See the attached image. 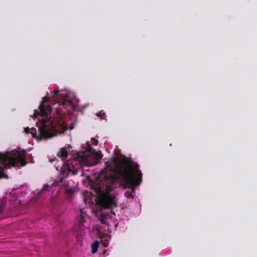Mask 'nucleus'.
Returning <instances> with one entry per match:
<instances>
[{"label":"nucleus","instance_id":"nucleus-1","mask_svg":"<svg viewBox=\"0 0 257 257\" xmlns=\"http://www.w3.org/2000/svg\"><path fill=\"white\" fill-rule=\"evenodd\" d=\"M103 176L102 184L100 188L97 203L101 209H112L117 206L115 196L110 194L117 186V182L124 188L131 189L124 193L125 197L133 198L135 188L142 182L143 174L139 165L132 159L124 157L121 162L114 158L105 163V167L101 170Z\"/></svg>","mask_w":257,"mask_h":257},{"label":"nucleus","instance_id":"nucleus-2","mask_svg":"<svg viewBox=\"0 0 257 257\" xmlns=\"http://www.w3.org/2000/svg\"><path fill=\"white\" fill-rule=\"evenodd\" d=\"M27 164L25 151H16L11 155L9 153H0V179L3 177L8 178L7 175L4 173V169L9 168L11 166H17L19 165L24 166Z\"/></svg>","mask_w":257,"mask_h":257},{"label":"nucleus","instance_id":"nucleus-3","mask_svg":"<svg viewBox=\"0 0 257 257\" xmlns=\"http://www.w3.org/2000/svg\"><path fill=\"white\" fill-rule=\"evenodd\" d=\"M56 98V103H58L59 105L63 106L64 108L68 109L69 107H70L72 104V101L70 99H67L65 96H61L59 98V90H54L51 92V94L49 97L43 98V100L41 101L39 107V111L37 110H35L34 117H36L37 115H41V116H46L48 114L51 113L52 108L49 104H46L45 102L49 100V98L53 97Z\"/></svg>","mask_w":257,"mask_h":257},{"label":"nucleus","instance_id":"nucleus-4","mask_svg":"<svg viewBox=\"0 0 257 257\" xmlns=\"http://www.w3.org/2000/svg\"><path fill=\"white\" fill-rule=\"evenodd\" d=\"M87 156L83 152L73 155L70 159L63 163L61 167L60 174L62 177H67L70 172L76 174L82 165L87 164Z\"/></svg>","mask_w":257,"mask_h":257},{"label":"nucleus","instance_id":"nucleus-5","mask_svg":"<svg viewBox=\"0 0 257 257\" xmlns=\"http://www.w3.org/2000/svg\"><path fill=\"white\" fill-rule=\"evenodd\" d=\"M51 122L47 124L46 122H43L41 125L38 126L39 133L37 134L36 128L32 127L31 129L27 127L25 128V132L27 133H30L33 138L37 139L38 141L42 140H47V139L53 137L52 133L53 127L50 126Z\"/></svg>","mask_w":257,"mask_h":257},{"label":"nucleus","instance_id":"nucleus-6","mask_svg":"<svg viewBox=\"0 0 257 257\" xmlns=\"http://www.w3.org/2000/svg\"><path fill=\"white\" fill-rule=\"evenodd\" d=\"M57 156L61 158H66L68 157V152L65 148H62L57 153Z\"/></svg>","mask_w":257,"mask_h":257},{"label":"nucleus","instance_id":"nucleus-7","mask_svg":"<svg viewBox=\"0 0 257 257\" xmlns=\"http://www.w3.org/2000/svg\"><path fill=\"white\" fill-rule=\"evenodd\" d=\"M99 247V242L97 241H94L91 244V252L95 253L98 250Z\"/></svg>","mask_w":257,"mask_h":257},{"label":"nucleus","instance_id":"nucleus-8","mask_svg":"<svg viewBox=\"0 0 257 257\" xmlns=\"http://www.w3.org/2000/svg\"><path fill=\"white\" fill-rule=\"evenodd\" d=\"M6 199H3L0 202V213L3 212L4 208L6 207Z\"/></svg>","mask_w":257,"mask_h":257},{"label":"nucleus","instance_id":"nucleus-9","mask_svg":"<svg viewBox=\"0 0 257 257\" xmlns=\"http://www.w3.org/2000/svg\"><path fill=\"white\" fill-rule=\"evenodd\" d=\"M105 112L102 110H101L100 111L96 113V115L99 117L101 119H105Z\"/></svg>","mask_w":257,"mask_h":257},{"label":"nucleus","instance_id":"nucleus-10","mask_svg":"<svg viewBox=\"0 0 257 257\" xmlns=\"http://www.w3.org/2000/svg\"><path fill=\"white\" fill-rule=\"evenodd\" d=\"M79 221L80 224H82V223L85 221V219H84V215L82 211H81L80 217Z\"/></svg>","mask_w":257,"mask_h":257},{"label":"nucleus","instance_id":"nucleus-11","mask_svg":"<svg viewBox=\"0 0 257 257\" xmlns=\"http://www.w3.org/2000/svg\"><path fill=\"white\" fill-rule=\"evenodd\" d=\"M96 160L99 161L102 158V155L101 154H97L96 155Z\"/></svg>","mask_w":257,"mask_h":257},{"label":"nucleus","instance_id":"nucleus-12","mask_svg":"<svg viewBox=\"0 0 257 257\" xmlns=\"http://www.w3.org/2000/svg\"><path fill=\"white\" fill-rule=\"evenodd\" d=\"M49 186L48 184H44L43 185V190H48L49 189Z\"/></svg>","mask_w":257,"mask_h":257},{"label":"nucleus","instance_id":"nucleus-13","mask_svg":"<svg viewBox=\"0 0 257 257\" xmlns=\"http://www.w3.org/2000/svg\"><path fill=\"white\" fill-rule=\"evenodd\" d=\"M110 213H111V214H115V213H114V211H113L112 210H111L110 211Z\"/></svg>","mask_w":257,"mask_h":257},{"label":"nucleus","instance_id":"nucleus-14","mask_svg":"<svg viewBox=\"0 0 257 257\" xmlns=\"http://www.w3.org/2000/svg\"><path fill=\"white\" fill-rule=\"evenodd\" d=\"M54 160H50V161L52 163Z\"/></svg>","mask_w":257,"mask_h":257}]
</instances>
